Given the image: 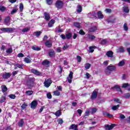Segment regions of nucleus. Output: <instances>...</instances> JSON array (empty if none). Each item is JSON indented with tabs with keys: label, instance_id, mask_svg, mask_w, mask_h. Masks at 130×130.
Instances as JSON below:
<instances>
[{
	"label": "nucleus",
	"instance_id": "5",
	"mask_svg": "<svg viewBox=\"0 0 130 130\" xmlns=\"http://www.w3.org/2000/svg\"><path fill=\"white\" fill-rule=\"evenodd\" d=\"M115 126H116V124L112 123V124H111V125L105 124V129L112 130V129H113V128H114V127H115Z\"/></svg>",
	"mask_w": 130,
	"mask_h": 130
},
{
	"label": "nucleus",
	"instance_id": "7",
	"mask_svg": "<svg viewBox=\"0 0 130 130\" xmlns=\"http://www.w3.org/2000/svg\"><path fill=\"white\" fill-rule=\"evenodd\" d=\"M111 90H113V91H115V90H117V92H120V93H122V90H121L120 86L117 84L112 87L111 88Z\"/></svg>",
	"mask_w": 130,
	"mask_h": 130
},
{
	"label": "nucleus",
	"instance_id": "14",
	"mask_svg": "<svg viewBox=\"0 0 130 130\" xmlns=\"http://www.w3.org/2000/svg\"><path fill=\"white\" fill-rule=\"evenodd\" d=\"M86 39H89V40H94L96 37L94 35H91L90 34H87L85 35Z\"/></svg>",
	"mask_w": 130,
	"mask_h": 130
},
{
	"label": "nucleus",
	"instance_id": "55",
	"mask_svg": "<svg viewBox=\"0 0 130 130\" xmlns=\"http://www.w3.org/2000/svg\"><path fill=\"white\" fill-rule=\"evenodd\" d=\"M6 10V7L0 6V11H1L2 12H5Z\"/></svg>",
	"mask_w": 130,
	"mask_h": 130
},
{
	"label": "nucleus",
	"instance_id": "13",
	"mask_svg": "<svg viewBox=\"0 0 130 130\" xmlns=\"http://www.w3.org/2000/svg\"><path fill=\"white\" fill-rule=\"evenodd\" d=\"M49 57H55V52L53 49H50L48 52Z\"/></svg>",
	"mask_w": 130,
	"mask_h": 130
},
{
	"label": "nucleus",
	"instance_id": "60",
	"mask_svg": "<svg viewBox=\"0 0 130 130\" xmlns=\"http://www.w3.org/2000/svg\"><path fill=\"white\" fill-rule=\"evenodd\" d=\"M73 75H74V72L71 71V72H70L69 75V79H73Z\"/></svg>",
	"mask_w": 130,
	"mask_h": 130
},
{
	"label": "nucleus",
	"instance_id": "42",
	"mask_svg": "<svg viewBox=\"0 0 130 130\" xmlns=\"http://www.w3.org/2000/svg\"><path fill=\"white\" fill-rule=\"evenodd\" d=\"M24 61H25V62H26V63H31V60H30V59H29L27 57L24 58Z\"/></svg>",
	"mask_w": 130,
	"mask_h": 130
},
{
	"label": "nucleus",
	"instance_id": "24",
	"mask_svg": "<svg viewBox=\"0 0 130 130\" xmlns=\"http://www.w3.org/2000/svg\"><path fill=\"white\" fill-rule=\"evenodd\" d=\"M95 31H97V26H93L89 28V33L91 32H95Z\"/></svg>",
	"mask_w": 130,
	"mask_h": 130
},
{
	"label": "nucleus",
	"instance_id": "3",
	"mask_svg": "<svg viewBox=\"0 0 130 130\" xmlns=\"http://www.w3.org/2000/svg\"><path fill=\"white\" fill-rule=\"evenodd\" d=\"M55 6L57 10H61L63 8V2L61 0H58L55 4Z\"/></svg>",
	"mask_w": 130,
	"mask_h": 130
},
{
	"label": "nucleus",
	"instance_id": "59",
	"mask_svg": "<svg viewBox=\"0 0 130 130\" xmlns=\"http://www.w3.org/2000/svg\"><path fill=\"white\" fill-rule=\"evenodd\" d=\"M58 69H59V71H58V73L59 74H61L62 73V67H61V66H58Z\"/></svg>",
	"mask_w": 130,
	"mask_h": 130
},
{
	"label": "nucleus",
	"instance_id": "4",
	"mask_svg": "<svg viewBox=\"0 0 130 130\" xmlns=\"http://www.w3.org/2000/svg\"><path fill=\"white\" fill-rule=\"evenodd\" d=\"M30 72L31 74H34V75H35L36 76L41 77L42 76V73L40 72V71H38L36 69H31Z\"/></svg>",
	"mask_w": 130,
	"mask_h": 130
},
{
	"label": "nucleus",
	"instance_id": "10",
	"mask_svg": "<svg viewBox=\"0 0 130 130\" xmlns=\"http://www.w3.org/2000/svg\"><path fill=\"white\" fill-rule=\"evenodd\" d=\"M107 70L110 72H116V67L110 64L107 67Z\"/></svg>",
	"mask_w": 130,
	"mask_h": 130
},
{
	"label": "nucleus",
	"instance_id": "37",
	"mask_svg": "<svg viewBox=\"0 0 130 130\" xmlns=\"http://www.w3.org/2000/svg\"><path fill=\"white\" fill-rule=\"evenodd\" d=\"M31 48L33 49V50H36V51H39V50H41V48L38 47L32 46Z\"/></svg>",
	"mask_w": 130,
	"mask_h": 130
},
{
	"label": "nucleus",
	"instance_id": "52",
	"mask_svg": "<svg viewBox=\"0 0 130 130\" xmlns=\"http://www.w3.org/2000/svg\"><path fill=\"white\" fill-rule=\"evenodd\" d=\"M105 12L107 14H111V13H112V10L109 8H107L105 9Z\"/></svg>",
	"mask_w": 130,
	"mask_h": 130
},
{
	"label": "nucleus",
	"instance_id": "19",
	"mask_svg": "<svg viewBox=\"0 0 130 130\" xmlns=\"http://www.w3.org/2000/svg\"><path fill=\"white\" fill-rule=\"evenodd\" d=\"M54 23H55V20L51 19L48 23V27L51 28V27H53V25H54Z\"/></svg>",
	"mask_w": 130,
	"mask_h": 130
},
{
	"label": "nucleus",
	"instance_id": "23",
	"mask_svg": "<svg viewBox=\"0 0 130 130\" xmlns=\"http://www.w3.org/2000/svg\"><path fill=\"white\" fill-rule=\"evenodd\" d=\"M1 88L3 93H6V92L8 91V87H7V86L5 85H2L1 86Z\"/></svg>",
	"mask_w": 130,
	"mask_h": 130
},
{
	"label": "nucleus",
	"instance_id": "63",
	"mask_svg": "<svg viewBox=\"0 0 130 130\" xmlns=\"http://www.w3.org/2000/svg\"><path fill=\"white\" fill-rule=\"evenodd\" d=\"M5 130H13V128L11 126H7Z\"/></svg>",
	"mask_w": 130,
	"mask_h": 130
},
{
	"label": "nucleus",
	"instance_id": "56",
	"mask_svg": "<svg viewBox=\"0 0 130 130\" xmlns=\"http://www.w3.org/2000/svg\"><path fill=\"white\" fill-rule=\"evenodd\" d=\"M47 97L48 99H51L52 98V95H51V93L48 92L47 93Z\"/></svg>",
	"mask_w": 130,
	"mask_h": 130
},
{
	"label": "nucleus",
	"instance_id": "8",
	"mask_svg": "<svg viewBox=\"0 0 130 130\" xmlns=\"http://www.w3.org/2000/svg\"><path fill=\"white\" fill-rule=\"evenodd\" d=\"M44 84L46 88H49L50 85L52 84V81H51V79H48L47 80L45 81Z\"/></svg>",
	"mask_w": 130,
	"mask_h": 130
},
{
	"label": "nucleus",
	"instance_id": "47",
	"mask_svg": "<svg viewBox=\"0 0 130 130\" xmlns=\"http://www.w3.org/2000/svg\"><path fill=\"white\" fill-rule=\"evenodd\" d=\"M114 102H116V103H118L119 104H121V101L119 100V99H117V98L114 99Z\"/></svg>",
	"mask_w": 130,
	"mask_h": 130
},
{
	"label": "nucleus",
	"instance_id": "45",
	"mask_svg": "<svg viewBox=\"0 0 130 130\" xmlns=\"http://www.w3.org/2000/svg\"><path fill=\"white\" fill-rule=\"evenodd\" d=\"M123 29L124 31H128V26H127V23H124L123 25Z\"/></svg>",
	"mask_w": 130,
	"mask_h": 130
},
{
	"label": "nucleus",
	"instance_id": "64",
	"mask_svg": "<svg viewBox=\"0 0 130 130\" xmlns=\"http://www.w3.org/2000/svg\"><path fill=\"white\" fill-rule=\"evenodd\" d=\"M130 98V93L128 92L125 94V98Z\"/></svg>",
	"mask_w": 130,
	"mask_h": 130
},
{
	"label": "nucleus",
	"instance_id": "44",
	"mask_svg": "<svg viewBox=\"0 0 130 130\" xmlns=\"http://www.w3.org/2000/svg\"><path fill=\"white\" fill-rule=\"evenodd\" d=\"M28 31H30V28L29 27H27V28H23L22 30V32H23V33H26V32H28Z\"/></svg>",
	"mask_w": 130,
	"mask_h": 130
},
{
	"label": "nucleus",
	"instance_id": "30",
	"mask_svg": "<svg viewBox=\"0 0 130 130\" xmlns=\"http://www.w3.org/2000/svg\"><path fill=\"white\" fill-rule=\"evenodd\" d=\"M82 11H83V7H82V6L78 5L77 6V9L76 11L78 13H81L82 12Z\"/></svg>",
	"mask_w": 130,
	"mask_h": 130
},
{
	"label": "nucleus",
	"instance_id": "33",
	"mask_svg": "<svg viewBox=\"0 0 130 130\" xmlns=\"http://www.w3.org/2000/svg\"><path fill=\"white\" fill-rule=\"evenodd\" d=\"M54 114L56 116H57V117H58L60 116V115H61V111H60V110H58L54 113Z\"/></svg>",
	"mask_w": 130,
	"mask_h": 130
},
{
	"label": "nucleus",
	"instance_id": "20",
	"mask_svg": "<svg viewBox=\"0 0 130 130\" xmlns=\"http://www.w3.org/2000/svg\"><path fill=\"white\" fill-rule=\"evenodd\" d=\"M69 129L79 130L78 129V125L75 124H72L69 127Z\"/></svg>",
	"mask_w": 130,
	"mask_h": 130
},
{
	"label": "nucleus",
	"instance_id": "22",
	"mask_svg": "<svg viewBox=\"0 0 130 130\" xmlns=\"http://www.w3.org/2000/svg\"><path fill=\"white\" fill-rule=\"evenodd\" d=\"M106 55H107L108 57H112L113 56V52L112 51H108Z\"/></svg>",
	"mask_w": 130,
	"mask_h": 130
},
{
	"label": "nucleus",
	"instance_id": "1",
	"mask_svg": "<svg viewBox=\"0 0 130 130\" xmlns=\"http://www.w3.org/2000/svg\"><path fill=\"white\" fill-rule=\"evenodd\" d=\"M35 83V78L34 77H28L26 80V86L28 89L32 88Z\"/></svg>",
	"mask_w": 130,
	"mask_h": 130
},
{
	"label": "nucleus",
	"instance_id": "43",
	"mask_svg": "<svg viewBox=\"0 0 130 130\" xmlns=\"http://www.w3.org/2000/svg\"><path fill=\"white\" fill-rule=\"evenodd\" d=\"M27 106H28V105H27V104H26V103H23V104H22V105L21 106V109L22 110H24L26 107H27Z\"/></svg>",
	"mask_w": 130,
	"mask_h": 130
},
{
	"label": "nucleus",
	"instance_id": "26",
	"mask_svg": "<svg viewBox=\"0 0 130 130\" xmlns=\"http://www.w3.org/2000/svg\"><path fill=\"white\" fill-rule=\"evenodd\" d=\"M7 101V98L6 96L2 95L0 99V103H4Z\"/></svg>",
	"mask_w": 130,
	"mask_h": 130
},
{
	"label": "nucleus",
	"instance_id": "16",
	"mask_svg": "<svg viewBox=\"0 0 130 130\" xmlns=\"http://www.w3.org/2000/svg\"><path fill=\"white\" fill-rule=\"evenodd\" d=\"M11 76H12L11 73L5 72L4 74H3L2 77L3 79H8L9 78H11Z\"/></svg>",
	"mask_w": 130,
	"mask_h": 130
},
{
	"label": "nucleus",
	"instance_id": "31",
	"mask_svg": "<svg viewBox=\"0 0 130 130\" xmlns=\"http://www.w3.org/2000/svg\"><path fill=\"white\" fill-rule=\"evenodd\" d=\"M94 48H96V46H90L89 47V52H90V53H93V52H94Z\"/></svg>",
	"mask_w": 130,
	"mask_h": 130
},
{
	"label": "nucleus",
	"instance_id": "38",
	"mask_svg": "<svg viewBox=\"0 0 130 130\" xmlns=\"http://www.w3.org/2000/svg\"><path fill=\"white\" fill-rule=\"evenodd\" d=\"M23 10H24V5H23V3H20L19 5V11L20 12H23Z\"/></svg>",
	"mask_w": 130,
	"mask_h": 130
},
{
	"label": "nucleus",
	"instance_id": "41",
	"mask_svg": "<svg viewBox=\"0 0 130 130\" xmlns=\"http://www.w3.org/2000/svg\"><path fill=\"white\" fill-rule=\"evenodd\" d=\"M53 95L55 96H59L60 95V92L58 90H55L53 91Z\"/></svg>",
	"mask_w": 130,
	"mask_h": 130
},
{
	"label": "nucleus",
	"instance_id": "27",
	"mask_svg": "<svg viewBox=\"0 0 130 130\" xmlns=\"http://www.w3.org/2000/svg\"><path fill=\"white\" fill-rule=\"evenodd\" d=\"M18 125L19 127H22L24 125V119H21L18 122Z\"/></svg>",
	"mask_w": 130,
	"mask_h": 130
},
{
	"label": "nucleus",
	"instance_id": "29",
	"mask_svg": "<svg viewBox=\"0 0 130 130\" xmlns=\"http://www.w3.org/2000/svg\"><path fill=\"white\" fill-rule=\"evenodd\" d=\"M73 38V34L71 32H69L66 34V39H68V40H70L71 38Z\"/></svg>",
	"mask_w": 130,
	"mask_h": 130
},
{
	"label": "nucleus",
	"instance_id": "25",
	"mask_svg": "<svg viewBox=\"0 0 130 130\" xmlns=\"http://www.w3.org/2000/svg\"><path fill=\"white\" fill-rule=\"evenodd\" d=\"M15 66V68L14 69L15 70H17V68H18L19 69H21V70H23V64H19V63H16L14 64Z\"/></svg>",
	"mask_w": 130,
	"mask_h": 130
},
{
	"label": "nucleus",
	"instance_id": "62",
	"mask_svg": "<svg viewBox=\"0 0 130 130\" xmlns=\"http://www.w3.org/2000/svg\"><path fill=\"white\" fill-rule=\"evenodd\" d=\"M106 43H107V40L106 39H103L101 42V44H102V45L106 44Z\"/></svg>",
	"mask_w": 130,
	"mask_h": 130
},
{
	"label": "nucleus",
	"instance_id": "28",
	"mask_svg": "<svg viewBox=\"0 0 130 130\" xmlns=\"http://www.w3.org/2000/svg\"><path fill=\"white\" fill-rule=\"evenodd\" d=\"M98 17L99 19H103V18H104V16L102 14V12L101 11L98 12Z\"/></svg>",
	"mask_w": 130,
	"mask_h": 130
},
{
	"label": "nucleus",
	"instance_id": "39",
	"mask_svg": "<svg viewBox=\"0 0 130 130\" xmlns=\"http://www.w3.org/2000/svg\"><path fill=\"white\" fill-rule=\"evenodd\" d=\"M90 68H91V64L89 63H86L85 64V69H86V70H89V69H90Z\"/></svg>",
	"mask_w": 130,
	"mask_h": 130
},
{
	"label": "nucleus",
	"instance_id": "53",
	"mask_svg": "<svg viewBox=\"0 0 130 130\" xmlns=\"http://www.w3.org/2000/svg\"><path fill=\"white\" fill-rule=\"evenodd\" d=\"M119 51L118 52L123 53L124 52V48L123 47H121L118 49Z\"/></svg>",
	"mask_w": 130,
	"mask_h": 130
},
{
	"label": "nucleus",
	"instance_id": "61",
	"mask_svg": "<svg viewBox=\"0 0 130 130\" xmlns=\"http://www.w3.org/2000/svg\"><path fill=\"white\" fill-rule=\"evenodd\" d=\"M98 109L97 108H93L92 109H91V113L92 114H94V113H96V112L97 111Z\"/></svg>",
	"mask_w": 130,
	"mask_h": 130
},
{
	"label": "nucleus",
	"instance_id": "15",
	"mask_svg": "<svg viewBox=\"0 0 130 130\" xmlns=\"http://www.w3.org/2000/svg\"><path fill=\"white\" fill-rule=\"evenodd\" d=\"M45 45L47 47L50 48L52 47V42L50 40H47L46 42H45Z\"/></svg>",
	"mask_w": 130,
	"mask_h": 130
},
{
	"label": "nucleus",
	"instance_id": "49",
	"mask_svg": "<svg viewBox=\"0 0 130 130\" xmlns=\"http://www.w3.org/2000/svg\"><path fill=\"white\" fill-rule=\"evenodd\" d=\"M42 32H41V31H36V32H35V35H36V36H37V37H39V36H40V35H41V34H42Z\"/></svg>",
	"mask_w": 130,
	"mask_h": 130
},
{
	"label": "nucleus",
	"instance_id": "2",
	"mask_svg": "<svg viewBox=\"0 0 130 130\" xmlns=\"http://www.w3.org/2000/svg\"><path fill=\"white\" fill-rule=\"evenodd\" d=\"M1 31L7 33H13L16 29L14 27H2L0 28Z\"/></svg>",
	"mask_w": 130,
	"mask_h": 130
},
{
	"label": "nucleus",
	"instance_id": "36",
	"mask_svg": "<svg viewBox=\"0 0 130 130\" xmlns=\"http://www.w3.org/2000/svg\"><path fill=\"white\" fill-rule=\"evenodd\" d=\"M119 107H120V105H117L116 106H114L112 107V110H117V109H118V108H119Z\"/></svg>",
	"mask_w": 130,
	"mask_h": 130
},
{
	"label": "nucleus",
	"instance_id": "34",
	"mask_svg": "<svg viewBox=\"0 0 130 130\" xmlns=\"http://www.w3.org/2000/svg\"><path fill=\"white\" fill-rule=\"evenodd\" d=\"M73 25L76 28H80L81 27V23L78 22H75L73 23Z\"/></svg>",
	"mask_w": 130,
	"mask_h": 130
},
{
	"label": "nucleus",
	"instance_id": "11",
	"mask_svg": "<svg viewBox=\"0 0 130 130\" xmlns=\"http://www.w3.org/2000/svg\"><path fill=\"white\" fill-rule=\"evenodd\" d=\"M37 105H38V102H37V101H33L30 103V108H32V109H35V108L37 107Z\"/></svg>",
	"mask_w": 130,
	"mask_h": 130
},
{
	"label": "nucleus",
	"instance_id": "40",
	"mask_svg": "<svg viewBox=\"0 0 130 130\" xmlns=\"http://www.w3.org/2000/svg\"><path fill=\"white\" fill-rule=\"evenodd\" d=\"M46 3L47 5H49V6H51L53 3V0H46Z\"/></svg>",
	"mask_w": 130,
	"mask_h": 130
},
{
	"label": "nucleus",
	"instance_id": "6",
	"mask_svg": "<svg viewBox=\"0 0 130 130\" xmlns=\"http://www.w3.org/2000/svg\"><path fill=\"white\" fill-rule=\"evenodd\" d=\"M97 97H98V90L95 89L94 91H92L90 99H91V100H93L94 99H96Z\"/></svg>",
	"mask_w": 130,
	"mask_h": 130
},
{
	"label": "nucleus",
	"instance_id": "35",
	"mask_svg": "<svg viewBox=\"0 0 130 130\" xmlns=\"http://www.w3.org/2000/svg\"><path fill=\"white\" fill-rule=\"evenodd\" d=\"M25 94L27 96H31V95L33 94V90H27L25 92Z\"/></svg>",
	"mask_w": 130,
	"mask_h": 130
},
{
	"label": "nucleus",
	"instance_id": "46",
	"mask_svg": "<svg viewBox=\"0 0 130 130\" xmlns=\"http://www.w3.org/2000/svg\"><path fill=\"white\" fill-rule=\"evenodd\" d=\"M125 64V62H124V61L121 60L118 63L119 67H123V65Z\"/></svg>",
	"mask_w": 130,
	"mask_h": 130
},
{
	"label": "nucleus",
	"instance_id": "58",
	"mask_svg": "<svg viewBox=\"0 0 130 130\" xmlns=\"http://www.w3.org/2000/svg\"><path fill=\"white\" fill-rule=\"evenodd\" d=\"M17 11H18V9H13L11 12V15H14V14H16V13H17Z\"/></svg>",
	"mask_w": 130,
	"mask_h": 130
},
{
	"label": "nucleus",
	"instance_id": "54",
	"mask_svg": "<svg viewBox=\"0 0 130 130\" xmlns=\"http://www.w3.org/2000/svg\"><path fill=\"white\" fill-rule=\"evenodd\" d=\"M70 47V46L67 44H65V45H64L62 47L63 50H66L68 49Z\"/></svg>",
	"mask_w": 130,
	"mask_h": 130
},
{
	"label": "nucleus",
	"instance_id": "32",
	"mask_svg": "<svg viewBox=\"0 0 130 130\" xmlns=\"http://www.w3.org/2000/svg\"><path fill=\"white\" fill-rule=\"evenodd\" d=\"M123 11L124 13H129V9H128V7L124 6L123 7Z\"/></svg>",
	"mask_w": 130,
	"mask_h": 130
},
{
	"label": "nucleus",
	"instance_id": "50",
	"mask_svg": "<svg viewBox=\"0 0 130 130\" xmlns=\"http://www.w3.org/2000/svg\"><path fill=\"white\" fill-rule=\"evenodd\" d=\"M8 97H9V98H10V99H16V95L15 94H9L8 95Z\"/></svg>",
	"mask_w": 130,
	"mask_h": 130
},
{
	"label": "nucleus",
	"instance_id": "57",
	"mask_svg": "<svg viewBox=\"0 0 130 130\" xmlns=\"http://www.w3.org/2000/svg\"><path fill=\"white\" fill-rule=\"evenodd\" d=\"M79 34L80 35H86V32H85V31H84V30L83 29H80L79 30Z\"/></svg>",
	"mask_w": 130,
	"mask_h": 130
},
{
	"label": "nucleus",
	"instance_id": "12",
	"mask_svg": "<svg viewBox=\"0 0 130 130\" xmlns=\"http://www.w3.org/2000/svg\"><path fill=\"white\" fill-rule=\"evenodd\" d=\"M121 87L122 88V89H126V88H128L127 89V91H130V84L128 83H123L122 84Z\"/></svg>",
	"mask_w": 130,
	"mask_h": 130
},
{
	"label": "nucleus",
	"instance_id": "18",
	"mask_svg": "<svg viewBox=\"0 0 130 130\" xmlns=\"http://www.w3.org/2000/svg\"><path fill=\"white\" fill-rule=\"evenodd\" d=\"M44 16L45 17L44 19L46 21H49V20H50V14H49V13L45 12L44 13Z\"/></svg>",
	"mask_w": 130,
	"mask_h": 130
},
{
	"label": "nucleus",
	"instance_id": "17",
	"mask_svg": "<svg viewBox=\"0 0 130 130\" xmlns=\"http://www.w3.org/2000/svg\"><path fill=\"white\" fill-rule=\"evenodd\" d=\"M103 114L104 116L109 117V118H112L113 117V115L107 112H103Z\"/></svg>",
	"mask_w": 130,
	"mask_h": 130
},
{
	"label": "nucleus",
	"instance_id": "51",
	"mask_svg": "<svg viewBox=\"0 0 130 130\" xmlns=\"http://www.w3.org/2000/svg\"><path fill=\"white\" fill-rule=\"evenodd\" d=\"M13 52V48H9L6 50L7 53H12Z\"/></svg>",
	"mask_w": 130,
	"mask_h": 130
},
{
	"label": "nucleus",
	"instance_id": "21",
	"mask_svg": "<svg viewBox=\"0 0 130 130\" xmlns=\"http://www.w3.org/2000/svg\"><path fill=\"white\" fill-rule=\"evenodd\" d=\"M42 66H49V64H50V61L47 59H45L42 62Z\"/></svg>",
	"mask_w": 130,
	"mask_h": 130
},
{
	"label": "nucleus",
	"instance_id": "9",
	"mask_svg": "<svg viewBox=\"0 0 130 130\" xmlns=\"http://www.w3.org/2000/svg\"><path fill=\"white\" fill-rule=\"evenodd\" d=\"M11 22V16H8L5 17L4 19V24L6 25V26H9L10 25V23Z\"/></svg>",
	"mask_w": 130,
	"mask_h": 130
},
{
	"label": "nucleus",
	"instance_id": "48",
	"mask_svg": "<svg viewBox=\"0 0 130 130\" xmlns=\"http://www.w3.org/2000/svg\"><path fill=\"white\" fill-rule=\"evenodd\" d=\"M76 58L77 60V62H81V61H82V57H81V56L77 55L76 56Z\"/></svg>",
	"mask_w": 130,
	"mask_h": 130
}]
</instances>
